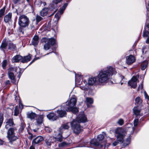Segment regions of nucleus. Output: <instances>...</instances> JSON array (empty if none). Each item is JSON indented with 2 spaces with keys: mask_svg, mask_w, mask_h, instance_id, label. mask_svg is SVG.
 <instances>
[{
  "mask_svg": "<svg viewBox=\"0 0 149 149\" xmlns=\"http://www.w3.org/2000/svg\"><path fill=\"white\" fill-rule=\"evenodd\" d=\"M116 72L115 69L111 67H109L106 69L101 70L97 76L98 79L97 83L101 85L106 83L109 79V77L113 73L115 74Z\"/></svg>",
  "mask_w": 149,
  "mask_h": 149,
  "instance_id": "f257e3e1",
  "label": "nucleus"
},
{
  "mask_svg": "<svg viewBox=\"0 0 149 149\" xmlns=\"http://www.w3.org/2000/svg\"><path fill=\"white\" fill-rule=\"evenodd\" d=\"M30 23L29 18L26 15H20L18 19V23L19 26V31L23 33L22 29L28 27Z\"/></svg>",
  "mask_w": 149,
  "mask_h": 149,
  "instance_id": "f03ea898",
  "label": "nucleus"
},
{
  "mask_svg": "<svg viewBox=\"0 0 149 149\" xmlns=\"http://www.w3.org/2000/svg\"><path fill=\"white\" fill-rule=\"evenodd\" d=\"M8 129L6 137L10 142H13L19 138V136L15 135V132L17 130L15 127H10Z\"/></svg>",
  "mask_w": 149,
  "mask_h": 149,
  "instance_id": "7ed1b4c3",
  "label": "nucleus"
},
{
  "mask_svg": "<svg viewBox=\"0 0 149 149\" xmlns=\"http://www.w3.org/2000/svg\"><path fill=\"white\" fill-rule=\"evenodd\" d=\"M41 42L42 43H45L44 45V49L47 50L50 48L51 45L53 46L55 44L56 40L53 38H44L41 39Z\"/></svg>",
  "mask_w": 149,
  "mask_h": 149,
  "instance_id": "20e7f679",
  "label": "nucleus"
},
{
  "mask_svg": "<svg viewBox=\"0 0 149 149\" xmlns=\"http://www.w3.org/2000/svg\"><path fill=\"white\" fill-rule=\"evenodd\" d=\"M70 124L72 130L76 134H78L82 131V127L80 126L79 123L74 120L71 122Z\"/></svg>",
  "mask_w": 149,
  "mask_h": 149,
  "instance_id": "39448f33",
  "label": "nucleus"
},
{
  "mask_svg": "<svg viewBox=\"0 0 149 149\" xmlns=\"http://www.w3.org/2000/svg\"><path fill=\"white\" fill-rule=\"evenodd\" d=\"M116 133L117 134L116 136L117 140L118 142L122 143L124 137V131L121 128H117L115 131Z\"/></svg>",
  "mask_w": 149,
  "mask_h": 149,
  "instance_id": "423d86ee",
  "label": "nucleus"
},
{
  "mask_svg": "<svg viewBox=\"0 0 149 149\" xmlns=\"http://www.w3.org/2000/svg\"><path fill=\"white\" fill-rule=\"evenodd\" d=\"M104 138V136L102 134H100L98 135L97 138V141H95L93 140L91 142V143L93 144L95 146L99 148H102L103 146L100 144L97 141H100L102 140Z\"/></svg>",
  "mask_w": 149,
  "mask_h": 149,
  "instance_id": "0eeeda50",
  "label": "nucleus"
},
{
  "mask_svg": "<svg viewBox=\"0 0 149 149\" xmlns=\"http://www.w3.org/2000/svg\"><path fill=\"white\" fill-rule=\"evenodd\" d=\"M139 75L136 74V76H133L131 79V87L135 88L137 86V82H139L138 79Z\"/></svg>",
  "mask_w": 149,
  "mask_h": 149,
  "instance_id": "6e6552de",
  "label": "nucleus"
},
{
  "mask_svg": "<svg viewBox=\"0 0 149 149\" xmlns=\"http://www.w3.org/2000/svg\"><path fill=\"white\" fill-rule=\"evenodd\" d=\"M77 100L75 98H71L70 101L67 102L65 104V107H69V108H71L74 107L76 103Z\"/></svg>",
  "mask_w": 149,
  "mask_h": 149,
  "instance_id": "1a4fd4ad",
  "label": "nucleus"
},
{
  "mask_svg": "<svg viewBox=\"0 0 149 149\" xmlns=\"http://www.w3.org/2000/svg\"><path fill=\"white\" fill-rule=\"evenodd\" d=\"M75 120L79 123L81 122H85L87 121L86 118L83 113L79 114L77 118Z\"/></svg>",
  "mask_w": 149,
  "mask_h": 149,
  "instance_id": "9d476101",
  "label": "nucleus"
},
{
  "mask_svg": "<svg viewBox=\"0 0 149 149\" xmlns=\"http://www.w3.org/2000/svg\"><path fill=\"white\" fill-rule=\"evenodd\" d=\"M15 124H14L13 119L10 118L6 120L5 128L8 129L10 127H15Z\"/></svg>",
  "mask_w": 149,
  "mask_h": 149,
  "instance_id": "9b49d317",
  "label": "nucleus"
},
{
  "mask_svg": "<svg viewBox=\"0 0 149 149\" xmlns=\"http://www.w3.org/2000/svg\"><path fill=\"white\" fill-rule=\"evenodd\" d=\"M65 104H63L61 106V109H62L61 110H58L57 111V112L58 114V116L61 117H63L65 116L66 114V110H65L64 108L66 107H65Z\"/></svg>",
  "mask_w": 149,
  "mask_h": 149,
  "instance_id": "f8f14e48",
  "label": "nucleus"
},
{
  "mask_svg": "<svg viewBox=\"0 0 149 149\" xmlns=\"http://www.w3.org/2000/svg\"><path fill=\"white\" fill-rule=\"evenodd\" d=\"M44 140V137L41 136H39L37 137L33 140L32 143L33 146H35L36 144H38Z\"/></svg>",
  "mask_w": 149,
  "mask_h": 149,
  "instance_id": "ddd939ff",
  "label": "nucleus"
},
{
  "mask_svg": "<svg viewBox=\"0 0 149 149\" xmlns=\"http://www.w3.org/2000/svg\"><path fill=\"white\" fill-rule=\"evenodd\" d=\"M98 81V79L97 77H91L89 78L88 81V84L89 85H93L95 84L96 85H100L99 84H97V82Z\"/></svg>",
  "mask_w": 149,
  "mask_h": 149,
  "instance_id": "4468645a",
  "label": "nucleus"
},
{
  "mask_svg": "<svg viewBox=\"0 0 149 149\" xmlns=\"http://www.w3.org/2000/svg\"><path fill=\"white\" fill-rule=\"evenodd\" d=\"M54 141V138L53 137L49 136L47 137L45 141L46 145L48 147H49L53 143Z\"/></svg>",
  "mask_w": 149,
  "mask_h": 149,
  "instance_id": "2eb2a0df",
  "label": "nucleus"
},
{
  "mask_svg": "<svg viewBox=\"0 0 149 149\" xmlns=\"http://www.w3.org/2000/svg\"><path fill=\"white\" fill-rule=\"evenodd\" d=\"M27 118L30 119L31 120L34 119L36 118L37 117L38 115L35 113L31 112H28L26 114Z\"/></svg>",
  "mask_w": 149,
  "mask_h": 149,
  "instance_id": "dca6fc26",
  "label": "nucleus"
},
{
  "mask_svg": "<svg viewBox=\"0 0 149 149\" xmlns=\"http://www.w3.org/2000/svg\"><path fill=\"white\" fill-rule=\"evenodd\" d=\"M22 56L20 55H16L13 58L12 61L13 63L19 62V61H22Z\"/></svg>",
  "mask_w": 149,
  "mask_h": 149,
  "instance_id": "f3484780",
  "label": "nucleus"
},
{
  "mask_svg": "<svg viewBox=\"0 0 149 149\" xmlns=\"http://www.w3.org/2000/svg\"><path fill=\"white\" fill-rule=\"evenodd\" d=\"M12 13H9L5 15L4 17V21L6 23H8L12 20Z\"/></svg>",
  "mask_w": 149,
  "mask_h": 149,
  "instance_id": "a211bd4d",
  "label": "nucleus"
},
{
  "mask_svg": "<svg viewBox=\"0 0 149 149\" xmlns=\"http://www.w3.org/2000/svg\"><path fill=\"white\" fill-rule=\"evenodd\" d=\"M47 118L50 120L54 121L57 118V116L53 113H49L47 115Z\"/></svg>",
  "mask_w": 149,
  "mask_h": 149,
  "instance_id": "6ab92c4d",
  "label": "nucleus"
},
{
  "mask_svg": "<svg viewBox=\"0 0 149 149\" xmlns=\"http://www.w3.org/2000/svg\"><path fill=\"white\" fill-rule=\"evenodd\" d=\"M65 110L67 111H71L74 113H76L78 111V109L77 108L73 107L69 108V107H67L64 108Z\"/></svg>",
  "mask_w": 149,
  "mask_h": 149,
  "instance_id": "aec40b11",
  "label": "nucleus"
},
{
  "mask_svg": "<svg viewBox=\"0 0 149 149\" xmlns=\"http://www.w3.org/2000/svg\"><path fill=\"white\" fill-rule=\"evenodd\" d=\"M62 0H54L52 3L50 4V6L51 8L55 9L57 8V4L58 3H59Z\"/></svg>",
  "mask_w": 149,
  "mask_h": 149,
  "instance_id": "412c9836",
  "label": "nucleus"
},
{
  "mask_svg": "<svg viewBox=\"0 0 149 149\" xmlns=\"http://www.w3.org/2000/svg\"><path fill=\"white\" fill-rule=\"evenodd\" d=\"M31 58V57L30 55L22 57L21 61L23 63H27L30 60Z\"/></svg>",
  "mask_w": 149,
  "mask_h": 149,
  "instance_id": "4be33fe9",
  "label": "nucleus"
},
{
  "mask_svg": "<svg viewBox=\"0 0 149 149\" xmlns=\"http://www.w3.org/2000/svg\"><path fill=\"white\" fill-rule=\"evenodd\" d=\"M3 115L2 113H0V128L1 127L3 123ZM4 141L0 139V145H2Z\"/></svg>",
  "mask_w": 149,
  "mask_h": 149,
  "instance_id": "5701e85b",
  "label": "nucleus"
},
{
  "mask_svg": "<svg viewBox=\"0 0 149 149\" xmlns=\"http://www.w3.org/2000/svg\"><path fill=\"white\" fill-rule=\"evenodd\" d=\"M39 37L38 36H35L32 40V43L34 46L37 45L38 43Z\"/></svg>",
  "mask_w": 149,
  "mask_h": 149,
  "instance_id": "b1692460",
  "label": "nucleus"
},
{
  "mask_svg": "<svg viewBox=\"0 0 149 149\" xmlns=\"http://www.w3.org/2000/svg\"><path fill=\"white\" fill-rule=\"evenodd\" d=\"M135 104L137 106H139L141 105L142 103V101L141 98L139 97H137L135 100Z\"/></svg>",
  "mask_w": 149,
  "mask_h": 149,
  "instance_id": "393cba45",
  "label": "nucleus"
},
{
  "mask_svg": "<svg viewBox=\"0 0 149 149\" xmlns=\"http://www.w3.org/2000/svg\"><path fill=\"white\" fill-rule=\"evenodd\" d=\"M62 133L60 132L57 136L54 138L55 140V141H58L59 142H61L62 141Z\"/></svg>",
  "mask_w": 149,
  "mask_h": 149,
  "instance_id": "a878e982",
  "label": "nucleus"
},
{
  "mask_svg": "<svg viewBox=\"0 0 149 149\" xmlns=\"http://www.w3.org/2000/svg\"><path fill=\"white\" fill-rule=\"evenodd\" d=\"M8 45V41H3L1 46V48L3 49H6Z\"/></svg>",
  "mask_w": 149,
  "mask_h": 149,
  "instance_id": "bb28decb",
  "label": "nucleus"
},
{
  "mask_svg": "<svg viewBox=\"0 0 149 149\" xmlns=\"http://www.w3.org/2000/svg\"><path fill=\"white\" fill-rule=\"evenodd\" d=\"M138 107H135L133 109L134 113L136 116L139 115L141 110V109L139 108Z\"/></svg>",
  "mask_w": 149,
  "mask_h": 149,
  "instance_id": "cd10ccee",
  "label": "nucleus"
},
{
  "mask_svg": "<svg viewBox=\"0 0 149 149\" xmlns=\"http://www.w3.org/2000/svg\"><path fill=\"white\" fill-rule=\"evenodd\" d=\"M148 62L147 61H145L142 62L141 65V69L142 70H144L147 66Z\"/></svg>",
  "mask_w": 149,
  "mask_h": 149,
  "instance_id": "c85d7f7f",
  "label": "nucleus"
},
{
  "mask_svg": "<svg viewBox=\"0 0 149 149\" xmlns=\"http://www.w3.org/2000/svg\"><path fill=\"white\" fill-rule=\"evenodd\" d=\"M8 77L11 80V81L13 82H14L15 81V76L14 75L13 72H8Z\"/></svg>",
  "mask_w": 149,
  "mask_h": 149,
  "instance_id": "c756f323",
  "label": "nucleus"
},
{
  "mask_svg": "<svg viewBox=\"0 0 149 149\" xmlns=\"http://www.w3.org/2000/svg\"><path fill=\"white\" fill-rule=\"evenodd\" d=\"M43 117L41 115H40L38 118L36 119V123L38 125L41 124L43 122Z\"/></svg>",
  "mask_w": 149,
  "mask_h": 149,
  "instance_id": "7c9ffc66",
  "label": "nucleus"
},
{
  "mask_svg": "<svg viewBox=\"0 0 149 149\" xmlns=\"http://www.w3.org/2000/svg\"><path fill=\"white\" fill-rule=\"evenodd\" d=\"M48 9L47 8L43 9L40 12V15L41 16L46 15L47 13Z\"/></svg>",
  "mask_w": 149,
  "mask_h": 149,
  "instance_id": "2f4dec72",
  "label": "nucleus"
},
{
  "mask_svg": "<svg viewBox=\"0 0 149 149\" xmlns=\"http://www.w3.org/2000/svg\"><path fill=\"white\" fill-rule=\"evenodd\" d=\"M8 49H14L16 48L15 45L10 41H8Z\"/></svg>",
  "mask_w": 149,
  "mask_h": 149,
  "instance_id": "473e14b6",
  "label": "nucleus"
},
{
  "mask_svg": "<svg viewBox=\"0 0 149 149\" xmlns=\"http://www.w3.org/2000/svg\"><path fill=\"white\" fill-rule=\"evenodd\" d=\"M19 113V109L18 106H16L14 111V115L17 116Z\"/></svg>",
  "mask_w": 149,
  "mask_h": 149,
  "instance_id": "72a5a7b5",
  "label": "nucleus"
},
{
  "mask_svg": "<svg viewBox=\"0 0 149 149\" xmlns=\"http://www.w3.org/2000/svg\"><path fill=\"white\" fill-rule=\"evenodd\" d=\"M7 61L6 60H4L1 63L2 67L3 69H5L7 65Z\"/></svg>",
  "mask_w": 149,
  "mask_h": 149,
  "instance_id": "f704fd0d",
  "label": "nucleus"
},
{
  "mask_svg": "<svg viewBox=\"0 0 149 149\" xmlns=\"http://www.w3.org/2000/svg\"><path fill=\"white\" fill-rule=\"evenodd\" d=\"M5 9V8L4 7L0 10V16L3 17V16L4 15Z\"/></svg>",
  "mask_w": 149,
  "mask_h": 149,
  "instance_id": "c9c22d12",
  "label": "nucleus"
},
{
  "mask_svg": "<svg viewBox=\"0 0 149 149\" xmlns=\"http://www.w3.org/2000/svg\"><path fill=\"white\" fill-rule=\"evenodd\" d=\"M69 127V126L67 124H63L61 126V128L62 129H68Z\"/></svg>",
  "mask_w": 149,
  "mask_h": 149,
  "instance_id": "e433bc0d",
  "label": "nucleus"
},
{
  "mask_svg": "<svg viewBox=\"0 0 149 149\" xmlns=\"http://www.w3.org/2000/svg\"><path fill=\"white\" fill-rule=\"evenodd\" d=\"M86 100L88 103L90 104H92L93 103V100L92 98L87 97L86 98Z\"/></svg>",
  "mask_w": 149,
  "mask_h": 149,
  "instance_id": "4c0bfd02",
  "label": "nucleus"
},
{
  "mask_svg": "<svg viewBox=\"0 0 149 149\" xmlns=\"http://www.w3.org/2000/svg\"><path fill=\"white\" fill-rule=\"evenodd\" d=\"M42 19V17L38 15H37L36 17V24H37L40 21H41Z\"/></svg>",
  "mask_w": 149,
  "mask_h": 149,
  "instance_id": "58836bf2",
  "label": "nucleus"
},
{
  "mask_svg": "<svg viewBox=\"0 0 149 149\" xmlns=\"http://www.w3.org/2000/svg\"><path fill=\"white\" fill-rule=\"evenodd\" d=\"M17 69L15 68H10L8 69V72H13L14 71L16 72Z\"/></svg>",
  "mask_w": 149,
  "mask_h": 149,
  "instance_id": "ea45409f",
  "label": "nucleus"
},
{
  "mask_svg": "<svg viewBox=\"0 0 149 149\" xmlns=\"http://www.w3.org/2000/svg\"><path fill=\"white\" fill-rule=\"evenodd\" d=\"M126 63L128 65H130V55L128 56H127L126 57Z\"/></svg>",
  "mask_w": 149,
  "mask_h": 149,
  "instance_id": "a19ab883",
  "label": "nucleus"
},
{
  "mask_svg": "<svg viewBox=\"0 0 149 149\" xmlns=\"http://www.w3.org/2000/svg\"><path fill=\"white\" fill-rule=\"evenodd\" d=\"M149 35V32L148 31H145L143 32V36L144 37H147Z\"/></svg>",
  "mask_w": 149,
  "mask_h": 149,
  "instance_id": "79ce46f5",
  "label": "nucleus"
},
{
  "mask_svg": "<svg viewBox=\"0 0 149 149\" xmlns=\"http://www.w3.org/2000/svg\"><path fill=\"white\" fill-rule=\"evenodd\" d=\"M117 123L120 125H122L124 123V121L123 119H120L118 120Z\"/></svg>",
  "mask_w": 149,
  "mask_h": 149,
  "instance_id": "37998d69",
  "label": "nucleus"
},
{
  "mask_svg": "<svg viewBox=\"0 0 149 149\" xmlns=\"http://www.w3.org/2000/svg\"><path fill=\"white\" fill-rule=\"evenodd\" d=\"M136 61V58L134 56L131 55V64L134 62Z\"/></svg>",
  "mask_w": 149,
  "mask_h": 149,
  "instance_id": "c03bdc74",
  "label": "nucleus"
},
{
  "mask_svg": "<svg viewBox=\"0 0 149 149\" xmlns=\"http://www.w3.org/2000/svg\"><path fill=\"white\" fill-rule=\"evenodd\" d=\"M13 2L15 4H20L21 0H13Z\"/></svg>",
  "mask_w": 149,
  "mask_h": 149,
  "instance_id": "a18cd8bd",
  "label": "nucleus"
},
{
  "mask_svg": "<svg viewBox=\"0 0 149 149\" xmlns=\"http://www.w3.org/2000/svg\"><path fill=\"white\" fill-rule=\"evenodd\" d=\"M42 2L40 0H38L37 1H36L35 2V3L36 4L40 6L42 3Z\"/></svg>",
  "mask_w": 149,
  "mask_h": 149,
  "instance_id": "49530a36",
  "label": "nucleus"
},
{
  "mask_svg": "<svg viewBox=\"0 0 149 149\" xmlns=\"http://www.w3.org/2000/svg\"><path fill=\"white\" fill-rule=\"evenodd\" d=\"M138 119H136L134 120V126L136 127L137 126L138 124Z\"/></svg>",
  "mask_w": 149,
  "mask_h": 149,
  "instance_id": "de8ad7c7",
  "label": "nucleus"
},
{
  "mask_svg": "<svg viewBox=\"0 0 149 149\" xmlns=\"http://www.w3.org/2000/svg\"><path fill=\"white\" fill-rule=\"evenodd\" d=\"M67 145V143L65 142H63L59 144L58 146L60 147H63Z\"/></svg>",
  "mask_w": 149,
  "mask_h": 149,
  "instance_id": "09e8293b",
  "label": "nucleus"
},
{
  "mask_svg": "<svg viewBox=\"0 0 149 149\" xmlns=\"http://www.w3.org/2000/svg\"><path fill=\"white\" fill-rule=\"evenodd\" d=\"M61 16L60 15L57 13L55 15V17L58 20L60 19Z\"/></svg>",
  "mask_w": 149,
  "mask_h": 149,
  "instance_id": "8fccbe9b",
  "label": "nucleus"
},
{
  "mask_svg": "<svg viewBox=\"0 0 149 149\" xmlns=\"http://www.w3.org/2000/svg\"><path fill=\"white\" fill-rule=\"evenodd\" d=\"M144 96L145 97V98L147 99L148 100L149 99V96L147 94L146 92V91H144Z\"/></svg>",
  "mask_w": 149,
  "mask_h": 149,
  "instance_id": "3c124183",
  "label": "nucleus"
},
{
  "mask_svg": "<svg viewBox=\"0 0 149 149\" xmlns=\"http://www.w3.org/2000/svg\"><path fill=\"white\" fill-rule=\"evenodd\" d=\"M64 10L63 9H61L60 10L58 11L57 12V13H58L61 16V15L63 14V13Z\"/></svg>",
  "mask_w": 149,
  "mask_h": 149,
  "instance_id": "603ef678",
  "label": "nucleus"
},
{
  "mask_svg": "<svg viewBox=\"0 0 149 149\" xmlns=\"http://www.w3.org/2000/svg\"><path fill=\"white\" fill-rule=\"evenodd\" d=\"M120 78L122 79V80L121 81V84L122 85L124 83L123 82H122V81H123L124 82V80H125V79H124V77L123 76L121 75L120 76ZM124 84H125V83H124Z\"/></svg>",
  "mask_w": 149,
  "mask_h": 149,
  "instance_id": "864d4df0",
  "label": "nucleus"
},
{
  "mask_svg": "<svg viewBox=\"0 0 149 149\" xmlns=\"http://www.w3.org/2000/svg\"><path fill=\"white\" fill-rule=\"evenodd\" d=\"M25 127V126L24 125L23 123H22L21 124L20 129L22 130H23Z\"/></svg>",
  "mask_w": 149,
  "mask_h": 149,
  "instance_id": "5fc2aeb1",
  "label": "nucleus"
},
{
  "mask_svg": "<svg viewBox=\"0 0 149 149\" xmlns=\"http://www.w3.org/2000/svg\"><path fill=\"white\" fill-rule=\"evenodd\" d=\"M45 130L47 132H51L52 131L51 129L48 127H46Z\"/></svg>",
  "mask_w": 149,
  "mask_h": 149,
  "instance_id": "6e6d98bb",
  "label": "nucleus"
},
{
  "mask_svg": "<svg viewBox=\"0 0 149 149\" xmlns=\"http://www.w3.org/2000/svg\"><path fill=\"white\" fill-rule=\"evenodd\" d=\"M119 142H118H118L117 141H115L114 142H113V145L114 146H116L118 143H119Z\"/></svg>",
  "mask_w": 149,
  "mask_h": 149,
  "instance_id": "4d7b16f0",
  "label": "nucleus"
},
{
  "mask_svg": "<svg viewBox=\"0 0 149 149\" xmlns=\"http://www.w3.org/2000/svg\"><path fill=\"white\" fill-rule=\"evenodd\" d=\"M67 5H68V4L67 3H65L64 4V5H63V9L64 10H65V8L67 6Z\"/></svg>",
  "mask_w": 149,
  "mask_h": 149,
  "instance_id": "13d9d810",
  "label": "nucleus"
},
{
  "mask_svg": "<svg viewBox=\"0 0 149 149\" xmlns=\"http://www.w3.org/2000/svg\"><path fill=\"white\" fill-rule=\"evenodd\" d=\"M130 138H128L127 139V145L130 143Z\"/></svg>",
  "mask_w": 149,
  "mask_h": 149,
  "instance_id": "bf43d9fd",
  "label": "nucleus"
},
{
  "mask_svg": "<svg viewBox=\"0 0 149 149\" xmlns=\"http://www.w3.org/2000/svg\"><path fill=\"white\" fill-rule=\"evenodd\" d=\"M30 28H31L32 29H34V26L33 25V24H31V26L30 27Z\"/></svg>",
  "mask_w": 149,
  "mask_h": 149,
  "instance_id": "052dcab7",
  "label": "nucleus"
},
{
  "mask_svg": "<svg viewBox=\"0 0 149 149\" xmlns=\"http://www.w3.org/2000/svg\"><path fill=\"white\" fill-rule=\"evenodd\" d=\"M33 136L32 134H31L30 136H29L28 139L30 140H31L33 137Z\"/></svg>",
  "mask_w": 149,
  "mask_h": 149,
  "instance_id": "680f3d73",
  "label": "nucleus"
},
{
  "mask_svg": "<svg viewBox=\"0 0 149 149\" xmlns=\"http://www.w3.org/2000/svg\"><path fill=\"white\" fill-rule=\"evenodd\" d=\"M146 47L145 46H143V52L144 53V52H145V53L146 52V51H145V49H146Z\"/></svg>",
  "mask_w": 149,
  "mask_h": 149,
  "instance_id": "e2e57ef3",
  "label": "nucleus"
},
{
  "mask_svg": "<svg viewBox=\"0 0 149 149\" xmlns=\"http://www.w3.org/2000/svg\"><path fill=\"white\" fill-rule=\"evenodd\" d=\"M6 85L9 84H10V81L9 80L7 81L5 83Z\"/></svg>",
  "mask_w": 149,
  "mask_h": 149,
  "instance_id": "0e129e2a",
  "label": "nucleus"
},
{
  "mask_svg": "<svg viewBox=\"0 0 149 149\" xmlns=\"http://www.w3.org/2000/svg\"><path fill=\"white\" fill-rule=\"evenodd\" d=\"M146 42L147 43H149V36L147 38V39L146 40Z\"/></svg>",
  "mask_w": 149,
  "mask_h": 149,
  "instance_id": "69168bd1",
  "label": "nucleus"
},
{
  "mask_svg": "<svg viewBox=\"0 0 149 149\" xmlns=\"http://www.w3.org/2000/svg\"><path fill=\"white\" fill-rule=\"evenodd\" d=\"M141 89H142L143 88V82L141 84Z\"/></svg>",
  "mask_w": 149,
  "mask_h": 149,
  "instance_id": "338daca9",
  "label": "nucleus"
},
{
  "mask_svg": "<svg viewBox=\"0 0 149 149\" xmlns=\"http://www.w3.org/2000/svg\"><path fill=\"white\" fill-rule=\"evenodd\" d=\"M30 149H35V147L33 146H31L30 148Z\"/></svg>",
  "mask_w": 149,
  "mask_h": 149,
  "instance_id": "774afa93",
  "label": "nucleus"
}]
</instances>
